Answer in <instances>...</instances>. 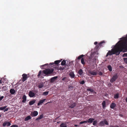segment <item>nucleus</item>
Here are the masks:
<instances>
[{"mask_svg": "<svg viewBox=\"0 0 127 127\" xmlns=\"http://www.w3.org/2000/svg\"><path fill=\"white\" fill-rule=\"evenodd\" d=\"M116 44L117 45L114 49H112L111 51L109 50L108 51L106 55V57L113 54L118 55L123 50L125 49L127 50V40H120Z\"/></svg>", "mask_w": 127, "mask_h": 127, "instance_id": "1", "label": "nucleus"}, {"mask_svg": "<svg viewBox=\"0 0 127 127\" xmlns=\"http://www.w3.org/2000/svg\"><path fill=\"white\" fill-rule=\"evenodd\" d=\"M98 54V52L97 50L93 52H92L89 60L92 62H95L96 61V59L97 57L96 55H97Z\"/></svg>", "mask_w": 127, "mask_h": 127, "instance_id": "2", "label": "nucleus"}, {"mask_svg": "<svg viewBox=\"0 0 127 127\" xmlns=\"http://www.w3.org/2000/svg\"><path fill=\"white\" fill-rule=\"evenodd\" d=\"M54 71L53 69H47L43 71V73L46 75L50 74L52 73Z\"/></svg>", "mask_w": 127, "mask_h": 127, "instance_id": "3", "label": "nucleus"}, {"mask_svg": "<svg viewBox=\"0 0 127 127\" xmlns=\"http://www.w3.org/2000/svg\"><path fill=\"white\" fill-rule=\"evenodd\" d=\"M104 124L106 125H109L108 123L105 119H104V121L100 122L99 124L100 126L102 127L104 126Z\"/></svg>", "mask_w": 127, "mask_h": 127, "instance_id": "4", "label": "nucleus"}, {"mask_svg": "<svg viewBox=\"0 0 127 127\" xmlns=\"http://www.w3.org/2000/svg\"><path fill=\"white\" fill-rule=\"evenodd\" d=\"M118 76L117 73L113 75L110 80V82L112 83L115 81L118 78Z\"/></svg>", "mask_w": 127, "mask_h": 127, "instance_id": "5", "label": "nucleus"}, {"mask_svg": "<svg viewBox=\"0 0 127 127\" xmlns=\"http://www.w3.org/2000/svg\"><path fill=\"white\" fill-rule=\"evenodd\" d=\"M22 76L23 77L22 78V80L23 82H24L28 78L27 75L25 74H24L22 75Z\"/></svg>", "mask_w": 127, "mask_h": 127, "instance_id": "6", "label": "nucleus"}, {"mask_svg": "<svg viewBox=\"0 0 127 127\" xmlns=\"http://www.w3.org/2000/svg\"><path fill=\"white\" fill-rule=\"evenodd\" d=\"M33 91H30L29 93V95L30 97H34L35 94L33 92Z\"/></svg>", "mask_w": 127, "mask_h": 127, "instance_id": "7", "label": "nucleus"}, {"mask_svg": "<svg viewBox=\"0 0 127 127\" xmlns=\"http://www.w3.org/2000/svg\"><path fill=\"white\" fill-rule=\"evenodd\" d=\"M11 125L10 123L8 122H6L3 123L2 124V126L3 127H5L6 126H9Z\"/></svg>", "mask_w": 127, "mask_h": 127, "instance_id": "8", "label": "nucleus"}, {"mask_svg": "<svg viewBox=\"0 0 127 127\" xmlns=\"http://www.w3.org/2000/svg\"><path fill=\"white\" fill-rule=\"evenodd\" d=\"M38 113L36 111H34L33 112L31 113V115L33 117H35L37 115Z\"/></svg>", "mask_w": 127, "mask_h": 127, "instance_id": "9", "label": "nucleus"}, {"mask_svg": "<svg viewBox=\"0 0 127 127\" xmlns=\"http://www.w3.org/2000/svg\"><path fill=\"white\" fill-rule=\"evenodd\" d=\"M44 83L42 82L39 83L38 85V87L39 88H42L44 87Z\"/></svg>", "mask_w": 127, "mask_h": 127, "instance_id": "10", "label": "nucleus"}, {"mask_svg": "<svg viewBox=\"0 0 127 127\" xmlns=\"http://www.w3.org/2000/svg\"><path fill=\"white\" fill-rule=\"evenodd\" d=\"M89 72L91 74L93 75H96L97 74V72L95 70L94 71H89Z\"/></svg>", "mask_w": 127, "mask_h": 127, "instance_id": "11", "label": "nucleus"}, {"mask_svg": "<svg viewBox=\"0 0 127 127\" xmlns=\"http://www.w3.org/2000/svg\"><path fill=\"white\" fill-rule=\"evenodd\" d=\"M46 100V99H44L40 100L37 103V105L39 106L42 103H43Z\"/></svg>", "mask_w": 127, "mask_h": 127, "instance_id": "12", "label": "nucleus"}, {"mask_svg": "<svg viewBox=\"0 0 127 127\" xmlns=\"http://www.w3.org/2000/svg\"><path fill=\"white\" fill-rule=\"evenodd\" d=\"M57 76H55L52 78L50 80V82H53L57 78Z\"/></svg>", "mask_w": 127, "mask_h": 127, "instance_id": "13", "label": "nucleus"}, {"mask_svg": "<svg viewBox=\"0 0 127 127\" xmlns=\"http://www.w3.org/2000/svg\"><path fill=\"white\" fill-rule=\"evenodd\" d=\"M116 106V104L113 103H112L110 105V107L112 109H113Z\"/></svg>", "mask_w": 127, "mask_h": 127, "instance_id": "14", "label": "nucleus"}, {"mask_svg": "<svg viewBox=\"0 0 127 127\" xmlns=\"http://www.w3.org/2000/svg\"><path fill=\"white\" fill-rule=\"evenodd\" d=\"M69 75L72 78H74L75 76V75L73 72H70L69 74Z\"/></svg>", "mask_w": 127, "mask_h": 127, "instance_id": "15", "label": "nucleus"}, {"mask_svg": "<svg viewBox=\"0 0 127 127\" xmlns=\"http://www.w3.org/2000/svg\"><path fill=\"white\" fill-rule=\"evenodd\" d=\"M26 96L25 95H23L22 97V99L23 100L22 101V102L23 103H25V102L26 100Z\"/></svg>", "mask_w": 127, "mask_h": 127, "instance_id": "16", "label": "nucleus"}, {"mask_svg": "<svg viewBox=\"0 0 127 127\" xmlns=\"http://www.w3.org/2000/svg\"><path fill=\"white\" fill-rule=\"evenodd\" d=\"M88 91H90L91 93L94 94H95L96 93L92 89L88 88Z\"/></svg>", "mask_w": 127, "mask_h": 127, "instance_id": "17", "label": "nucleus"}, {"mask_svg": "<svg viewBox=\"0 0 127 127\" xmlns=\"http://www.w3.org/2000/svg\"><path fill=\"white\" fill-rule=\"evenodd\" d=\"M119 40H127V34L126 35H124L122 38L119 39Z\"/></svg>", "mask_w": 127, "mask_h": 127, "instance_id": "18", "label": "nucleus"}, {"mask_svg": "<svg viewBox=\"0 0 127 127\" xmlns=\"http://www.w3.org/2000/svg\"><path fill=\"white\" fill-rule=\"evenodd\" d=\"M36 100H33L30 101L29 102V104L30 105H31L33 104L35 102Z\"/></svg>", "mask_w": 127, "mask_h": 127, "instance_id": "19", "label": "nucleus"}, {"mask_svg": "<svg viewBox=\"0 0 127 127\" xmlns=\"http://www.w3.org/2000/svg\"><path fill=\"white\" fill-rule=\"evenodd\" d=\"M119 93H117V94H115L114 95V97L115 99L118 98L119 97Z\"/></svg>", "mask_w": 127, "mask_h": 127, "instance_id": "20", "label": "nucleus"}, {"mask_svg": "<svg viewBox=\"0 0 127 127\" xmlns=\"http://www.w3.org/2000/svg\"><path fill=\"white\" fill-rule=\"evenodd\" d=\"M15 92L14 89H11L10 90V92L12 94H14Z\"/></svg>", "mask_w": 127, "mask_h": 127, "instance_id": "21", "label": "nucleus"}, {"mask_svg": "<svg viewBox=\"0 0 127 127\" xmlns=\"http://www.w3.org/2000/svg\"><path fill=\"white\" fill-rule=\"evenodd\" d=\"M103 108L104 109L106 107V102L105 101H103L102 103Z\"/></svg>", "mask_w": 127, "mask_h": 127, "instance_id": "22", "label": "nucleus"}, {"mask_svg": "<svg viewBox=\"0 0 127 127\" xmlns=\"http://www.w3.org/2000/svg\"><path fill=\"white\" fill-rule=\"evenodd\" d=\"M78 73L80 75H83V72L82 69H80L78 71Z\"/></svg>", "mask_w": 127, "mask_h": 127, "instance_id": "23", "label": "nucleus"}, {"mask_svg": "<svg viewBox=\"0 0 127 127\" xmlns=\"http://www.w3.org/2000/svg\"><path fill=\"white\" fill-rule=\"evenodd\" d=\"M31 117L30 116H27V117H26L25 119V121H27L29 120H30L31 119Z\"/></svg>", "mask_w": 127, "mask_h": 127, "instance_id": "24", "label": "nucleus"}, {"mask_svg": "<svg viewBox=\"0 0 127 127\" xmlns=\"http://www.w3.org/2000/svg\"><path fill=\"white\" fill-rule=\"evenodd\" d=\"M43 117V115L42 114L38 118L36 119V120H40Z\"/></svg>", "mask_w": 127, "mask_h": 127, "instance_id": "25", "label": "nucleus"}, {"mask_svg": "<svg viewBox=\"0 0 127 127\" xmlns=\"http://www.w3.org/2000/svg\"><path fill=\"white\" fill-rule=\"evenodd\" d=\"M60 127H66L67 126L66 124V123H62L60 125Z\"/></svg>", "mask_w": 127, "mask_h": 127, "instance_id": "26", "label": "nucleus"}, {"mask_svg": "<svg viewBox=\"0 0 127 127\" xmlns=\"http://www.w3.org/2000/svg\"><path fill=\"white\" fill-rule=\"evenodd\" d=\"M94 120V119L91 118L88 120V123H92Z\"/></svg>", "mask_w": 127, "mask_h": 127, "instance_id": "27", "label": "nucleus"}, {"mask_svg": "<svg viewBox=\"0 0 127 127\" xmlns=\"http://www.w3.org/2000/svg\"><path fill=\"white\" fill-rule=\"evenodd\" d=\"M107 68L110 71H111L112 70V68L110 65H108L107 66Z\"/></svg>", "mask_w": 127, "mask_h": 127, "instance_id": "28", "label": "nucleus"}, {"mask_svg": "<svg viewBox=\"0 0 127 127\" xmlns=\"http://www.w3.org/2000/svg\"><path fill=\"white\" fill-rule=\"evenodd\" d=\"M76 106V103H74L72 104L71 106H70V108H73Z\"/></svg>", "mask_w": 127, "mask_h": 127, "instance_id": "29", "label": "nucleus"}, {"mask_svg": "<svg viewBox=\"0 0 127 127\" xmlns=\"http://www.w3.org/2000/svg\"><path fill=\"white\" fill-rule=\"evenodd\" d=\"M61 61L60 60L56 61L55 62V64H58Z\"/></svg>", "mask_w": 127, "mask_h": 127, "instance_id": "30", "label": "nucleus"}, {"mask_svg": "<svg viewBox=\"0 0 127 127\" xmlns=\"http://www.w3.org/2000/svg\"><path fill=\"white\" fill-rule=\"evenodd\" d=\"M7 90V88L6 86L3 87L2 88V90L3 91H6Z\"/></svg>", "mask_w": 127, "mask_h": 127, "instance_id": "31", "label": "nucleus"}, {"mask_svg": "<svg viewBox=\"0 0 127 127\" xmlns=\"http://www.w3.org/2000/svg\"><path fill=\"white\" fill-rule=\"evenodd\" d=\"M7 107V106H5L3 107H0V110H3L4 109Z\"/></svg>", "mask_w": 127, "mask_h": 127, "instance_id": "32", "label": "nucleus"}, {"mask_svg": "<svg viewBox=\"0 0 127 127\" xmlns=\"http://www.w3.org/2000/svg\"><path fill=\"white\" fill-rule=\"evenodd\" d=\"M48 91L44 92L43 93V95H47L48 94Z\"/></svg>", "mask_w": 127, "mask_h": 127, "instance_id": "33", "label": "nucleus"}, {"mask_svg": "<svg viewBox=\"0 0 127 127\" xmlns=\"http://www.w3.org/2000/svg\"><path fill=\"white\" fill-rule=\"evenodd\" d=\"M84 56V55H81L79 56H78L77 58V59L78 60H79L80 59H81L82 57H83Z\"/></svg>", "mask_w": 127, "mask_h": 127, "instance_id": "34", "label": "nucleus"}, {"mask_svg": "<svg viewBox=\"0 0 127 127\" xmlns=\"http://www.w3.org/2000/svg\"><path fill=\"white\" fill-rule=\"evenodd\" d=\"M66 64V62L65 61H63L61 63V65H64Z\"/></svg>", "mask_w": 127, "mask_h": 127, "instance_id": "35", "label": "nucleus"}, {"mask_svg": "<svg viewBox=\"0 0 127 127\" xmlns=\"http://www.w3.org/2000/svg\"><path fill=\"white\" fill-rule=\"evenodd\" d=\"M97 123V121L96 120L94 121H93V125H96Z\"/></svg>", "mask_w": 127, "mask_h": 127, "instance_id": "36", "label": "nucleus"}, {"mask_svg": "<svg viewBox=\"0 0 127 127\" xmlns=\"http://www.w3.org/2000/svg\"><path fill=\"white\" fill-rule=\"evenodd\" d=\"M64 69V67H59V70H63Z\"/></svg>", "mask_w": 127, "mask_h": 127, "instance_id": "37", "label": "nucleus"}, {"mask_svg": "<svg viewBox=\"0 0 127 127\" xmlns=\"http://www.w3.org/2000/svg\"><path fill=\"white\" fill-rule=\"evenodd\" d=\"M81 62L83 64H84L85 63L84 62V60L83 58H82L81 60Z\"/></svg>", "mask_w": 127, "mask_h": 127, "instance_id": "38", "label": "nucleus"}, {"mask_svg": "<svg viewBox=\"0 0 127 127\" xmlns=\"http://www.w3.org/2000/svg\"><path fill=\"white\" fill-rule=\"evenodd\" d=\"M124 60L125 62L127 64V58H124Z\"/></svg>", "mask_w": 127, "mask_h": 127, "instance_id": "39", "label": "nucleus"}, {"mask_svg": "<svg viewBox=\"0 0 127 127\" xmlns=\"http://www.w3.org/2000/svg\"><path fill=\"white\" fill-rule=\"evenodd\" d=\"M87 121H84L81 122H80V124H83L84 123H87Z\"/></svg>", "mask_w": 127, "mask_h": 127, "instance_id": "40", "label": "nucleus"}, {"mask_svg": "<svg viewBox=\"0 0 127 127\" xmlns=\"http://www.w3.org/2000/svg\"><path fill=\"white\" fill-rule=\"evenodd\" d=\"M84 83H85V82H84V80H82V81H81L80 82V83L81 84H84Z\"/></svg>", "mask_w": 127, "mask_h": 127, "instance_id": "41", "label": "nucleus"}, {"mask_svg": "<svg viewBox=\"0 0 127 127\" xmlns=\"http://www.w3.org/2000/svg\"><path fill=\"white\" fill-rule=\"evenodd\" d=\"M41 73V71H39L38 73V74L37 75V76L38 77H39V76H40Z\"/></svg>", "mask_w": 127, "mask_h": 127, "instance_id": "42", "label": "nucleus"}, {"mask_svg": "<svg viewBox=\"0 0 127 127\" xmlns=\"http://www.w3.org/2000/svg\"><path fill=\"white\" fill-rule=\"evenodd\" d=\"M123 57H127V53H125L123 55Z\"/></svg>", "mask_w": 127, "mask_h": 127, "instance_id": "43", "label": "nucleus"}, {"mask_svg": "<svg viewBox=\"0 0 127 127\" xmlns=\"http://www.w3.org/2000/svg\"><path fill=\"white\" fill-rule=\"evenodd\" d=\"M11 127H18L16 125H12Z\"/></svg>", "mask_w": 127, "mask_h": 127, "instance_id": "44", "label": "nucleus"}, {"mask_svg": "<svg viewBox=\"0 0 127 127\" xmlns=\"http://www.w3.org/2000/svg\"><path fill=\"white\" fill-rule=\"evenodd\" d=\"M98 74L100 75H101L103 74V73L102 72H100L98 73Z\"/></svg>", "mask_w": 127, "mask_h": 127, "instance_id": "45", "label": "nucleus"}, {"mask_svg": "<svg viewBox=\"0 0 127 127\" xmlns=\"http://www.w3.org/2000/svg\"><path fill=\"white\" fill-rule=\"evenodd\" d=\"M4 98L3 96H2L0 97V101L1 100Z\"/></svg>", "mask_w": 127, "mask_h": 127, "instance_id": "46", "label": "nucleus"}, {"mask_svg": "<svg viewBox=\"0 0 127 127\" xmlns=\"http://www.w3.org/2000/svg\"><path fill=\"white\" fill-rule=\"evenodd\" d=\"M8 108H5V110H4V112H5L6 111H8Z\"/></svg>", "mask_w": 127, "mask_h": 127, "instance_id": "47", "label": "nucleus"}, {"mask_svg": "<svg viewBox=\"0 0 127 127\" xmlns=\"http://www.w3.org/2000/svg\"><path fill=\"white\" fill-rule=\"evenodd\" d=\"M48 65V64H45L43 65H42L41 66H40V67H41V68H43L42 67V66H45V65Z\"/></svg>", "mask_w": 127, "mask_h": 127, "instance_id": "48", "label": "nucleus"}, {"mask_svg": "<svg viewBox=\"0 0 127 127\" xmlns=\"http://www.w3.org/2000/svg\"><path fill=\"white\" fill-rule=\"evenodd\" d=\"M97 43V42H95L94 43V44L95 45H96Z\"/></svg>", "mask_w": 127, "mask_h": 127, "instance_id": "49", "label": "nucleus"}, {"mask_svg": "<svg viewBox=\"0 0 127 127\" xmlns=\"http://www.w3.org/2000/svg\"><path fill=\"white\" fill-rule=\"evenodd\" d=\"M66 77H64L62 79V80L63 81H64L65 80V79Z\"/></svg>", "mask_w": 127, "mask_h": 127, "instance_id": "50", "label": "nucleus"}, {"mask_svg": "<svg viewBox=\"0 0 127 127\" xmlns=\"http://www.w3.org/2000/svg\"><path fill=\"white\" fill-rule=\"evenodd\" d=\"M98 48V46H96L95 47V48L97 49Z\"/></svg>", "mask_w": 127, "mask_h": 127, "instance_id": "51", "label": "nucleus"}, {"mask_svg": "<svg viewBox=\"0 0 127 127\" xmlns=\"http://www.w3.org/2000/svg\"><path fill=\"white\" fill-rule=\"evenodd\" d=\"M50 64H51V65H53L54 64V63H51Z\"/></svg>", "mask_w": 127, "mask_h": 127, "instance_id": "52", "label": "nucleus"}, {"mask_svg": "<svg viewBox=\"0 0 127 127\" xmlns=\"http://www.w3.org/2000/svg\"><path fill=\"white\" fill-rule=\"evenodd\" d=\"M2 83L1 80H0V83L1 84Z\"/></svg>", "mask_w": 127, "mask_h": 127, "instance_id": "53", "label": "nucleus"}, {"mask_svg": "<svg viewBox=\"0 0 127 127\" xmlns=\"http://www.w3.org/2000/svg\"><path fill=\"white\" fill-rule=\"evenodd\" d=\"M126 102L127 103V97L126 98Z\"/></svg>", "mask_w": 127, "mask_h": 127, "instance_id": "54", "label": "nucleus"}, {"mask_svg": "<svg viewBox=\"0 0 127 127\" xmlns=\"http://www.w3.org/2000/svg\"><path fill=\"white\" fill-rule=\"evenodd\" d=\"M1 113H0V117H1Z\"/></svg>", "mask_w": 127, "mask_h": 127, "instance_id": "55", "label": "nucleus"}, {"mask_svg": "<svg viewBox=\"0 0 127 127\" xmlns=\"http://www.w3.org/2000/svg\"><path fill=\"white\" fill-rule=\"evenodd\" d=\"M74 126H77V125H75Z\"/></svg>", "mask_w": 127, "mask_h": 127, "instance_id": "56", "label": "nucleus"}, {"mask_svg": "<svg viewBox=\"0 0 127 127\" xmlns=\"http://www.w3.org/2000/svg\"><path fill=\"white\" fill-rule=\"evenodd\" d=\"M60 122H57V123H60Z\"/></svg>", "mask_w": 127, "mask_h": 127, "instance_id": "57", "label": "nucleus"}, {"mask_svg": "<svg viewBox=\"0 0 127 127\" xmlns=\"http://www.w3.org/2000/svg\"><path fill=\"white\" fill-rule=\"evenodd\" d=\"M88 109L89 108V106H88Z\"/></svg>", "mask_w": 127, "mask_h": 127, "instance_id": "58", "label": "nucleus"}, {"mask_svg": "<svg viewBox=\"0 0 127 127\" xmlns=\"http://www.w3.org/2000/svg\"><path fill=\"white\" fill-rule=\"evenodd\" d=\"M49 103V102H47V103H46V104H47V103Z\"/></svg>", "mask_w": 127, "mask_h": 127, "instance_id": "59", "label": "nucleus"}]
</instances>
